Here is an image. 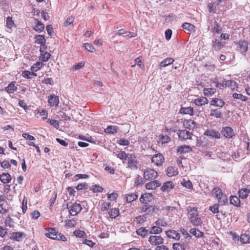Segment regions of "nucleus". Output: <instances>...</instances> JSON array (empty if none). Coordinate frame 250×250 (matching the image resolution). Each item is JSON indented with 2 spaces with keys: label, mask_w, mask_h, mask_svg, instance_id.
I'll return each mask as SVG.
<instances>
[{
  "label": "nucleus",
  "mask_w": 250,
  "mask_h": 250,
  "mask_svg": "<svg viewBox=\"0 0 250 250\" xmlns=\"http://www.w3.org/2000/svg\"><path fill=\"white\" fill-rule=\"evenodd\" d=\"M250 193V190L247 188L241 189L239 191V195L240 198L244 199L247 197L249 194Z\"/></svg>",
  "instance_id": "nucleus-32"
},
{
  "label": "nucleus",
  "mask_w": 250,
  "mask_h": 250,
  "mask_svg": "<svg viewBox=\"0 0 250 250\" xmlns=\"http://www.w3.org/2000/svg\"><path fill=\"white\" fill-rule=\"evenodd\" d=\"M219 2H210L208 4V10L210 13H215L217 7L219 6Z\"/></svg>",
  "instance_id": "nucleus-33"
},
{
  "label": "nucleus",
  "mask_w": 250,
  "mask_h": 250,
  "mask_svg": "<svg viewBox=\"0 0 250 250\" xmlns=\"http://www.w3.org/2000/svg\"><path fill=\"white\" fill-rule=\"evenodd\" d=\"M82 209L81 205L80 204L75 203L71 207L69 212L71 215L74 216L78 214Z\"/></svg>",
  "instance_id": "nucleus-15"
},
{
  "label": "nucleus",
  "mask_w": 250,
  "mask_h": 250,
  "mask_svg": "<svg viewBox=\"0 0 250 250\" xmlns=\"http://www.w3.org/2000/svg\"><path fill=\"white\" fill-rule=\"evenodd\" d=\"M194 103L198 106H202V105L207 104L208 103V100L206 97H202L195 99Z\"/></svg>",
  "instance_id": "nucleus-27"
},
{
  "label": "nucleus",
  "mask_w": 250,
  "mask_h": 250,
  "mask_svg": "<svg viewBox=\"0 0 250 250\" xmlns=\"http://www.w3.org/2000/svg\"><path fill=\"white\" fill-rule=\"evenodd\" d=\"M188 217L190 223L195 226H200L202 224L201 217L198 214L197 208L188 207L187 208Z\"/></svg>",
  "instance_id": "nucleus-1"
},
{
  "label": "nucleus",
  "mask_w": 250,
  "mask_h": 250,
  "mask_svg": "<svg viewBox=\"0 0 250 250\" xmlns=\"http://www.w3.org/2000/svg\"><path fill=\"white\" fill-rule=\"evenodd\" d=\"M182 27L188 33L195 31V26L188 22L183 23Z\"/></svg>",
  "instance_id": "nucleus-21"
},
{
  "label": "nucleus",
  "mask_w": 250,
  "mask_h": 250,
  "mask_svg": "<svg viewBox=\"0 0 250 250\" xmlns=\"http://www.w3.org/2000/svg\"><path fill=\"white\" fill-rule=\"evenodd\" d=\"M48 112L46 109H39L37 111L36 115H39L40 116H42V120H44L47 119L48 117Z\"/></svg>",
  "instance_id": "nucleus-39"
},
{
  "label": "nucleus",
  "mask_w": 250,
  "mask_h": 250,
  "mask_svg": "<svg viewBox=\"0 0 250 250\" xmlns=\"http://www.w3.org/2000/svg\"><path fill=\"white\" fill-rule=\"evenodd\" d=\"M232 97L234 99L236 100H240L243 102H246L248 98L246 96L243 95L241 94H238L237 93H234L232 94Z\"/></svg>",
  "instance_id": "nucleus-45"
},
{
  "label": "nucleus",
  "mask_w": 250,
  "mask_h": 250,
  "mask_svg": "<svg viewBox=\"0 0 250 250\" xmlns=\"http://www.w3.org/2000/svg\"><path fill=\"white\" fill-rule=\"evenodd\" d=\"M192 133L187 130H181L178 132L179 138L180 140H187L191 139Z\"/></svg>",
  "instance_id": "nucleus-9"
},
{
  "label": "nucleus",
  "mask_w": 250,
  "mask_h": 250,
  "mask_svg": "<svg viewBox=\"0 0 250 250\" xmlns=\"http://www.w3.org/2000/svg\"><path fill=\"white\" fill-rule=\"evenodd\" d=\"M137 233L143 237L148 235V230L144 227H141L136 231Z\"/></svg>",
  "instance_id": "nucleus-41"
},
{
  "label": "nucleus",
  "mask_w": 250,
  "mask_h": 250,
  "mask_svg": "<svg viewBox=\"0 0 250 250\" xmlns=\"http://www.w3.org/2000/svg\"><path fill=\"white\" fill-rule=\"evenodd\" d=\"M118 127L116 126H108L106 128L104 129V132L106 133L115 134L117 132Z\"/></svg>",
  "instance_id": "nucleus-42"
},
{
  "label": "nucleus",
  "mask_w": 250,
  "mask_h": 250,
  "mask_svg": "<svg viewBox=\"0 0 250 250\" xmlns=\"http://www.w3.org/2000/svg\"><path fill=\"white\" fill-rule=\"evenodd\" d=\"M138 198V195L135 193H131L129 194H126L125 198L126 201L128 203H131L134 200H136Z\"/></svg>",
  "instance_id": "nucleus-34"
},
{
  "label": "nucleus",
  "mask_w": 250,
  "mask_h": 250,
  "mask_svg": "<svg viewBox=\"0 0 250 250\" xmlns=\"http://www.w3.org/2000/svg\"><path fill=\"white\" fill-rule=\"evenodd\" d=\"M237 47L242 53H246L248 48V43L246 41H240L238 42Z\"/></svg>",
  "instance_id": "nucleus-17"
},
{
  "label": "nucleus",
  "mask_w": 250,
  "mask_h": 250,
  "mask_svg": "<svg viewBox=\"0 0 250 250\" xmlns=\"http://www.w3.org/2000/svg\"><path fill=\"white\" fill-rule=\"evenodd\" d=\"M167 175L168 177H173L178 174V171L175 167H169L167 169Z\"/></svg>",
  "instance_id": "nucleus-19"
},
{
  "label": "nucleus",
  "mask_w": 250,
  "mask_h": 250,
  "mask_svg": "<svg viewBox=\"0 0 250 250\" xmlns=\"http://www.w3.org/2000/svg\"><path fill=\"white\" fill-rule=\"evenodd\" d=\"M193 108L191 107H182L180 109V113L182 114H188L190 116L193 115Z\"/></svg>",
  "instance_id": "nucleus-26"
},
{
  "label": "nucleus",
  "mask_w": 250,
  "mask_h": 250,
  "mask_svg": "<svg viewBox=\"0 0 250 250\" xmlns=\"http://www.w3.org/2000/svg\"><path fill=\"white\" fill-rule=\"evenodd\" d=\"M210 116L216 118H221L223 115L218 109H212L210 110Z\"/></svg>",
  "instance_id": "nucleus-30"
},
{
  "label": "nucleus",
  "mask_w": 250,
  "mask_h": 250,
  "mask_svg": "<svg viewBox=\"0 0 250 250\" xmlns=\"http://www.w3.org/2000/svg\"><path fill=\"white\" fill-rule=\"evenodd\" d=\"M182 185L188 188H192V184L189 180H185L183 179Z\"/></svg>",
  "instance_id": "nucleus-56"
},
{
  "label": "nucleus",
  "mask_w": 250,
  "mask_h": 250,
  "mask_svg": "<svg viewBox=\"0 0 250 250\" xmlns=\"http://www.w3.org/2000/svg\"><path fill=\"white\" fill-rule=\"evenodd\" d=\"M146 215H140L136 217L135 219V221L139 224H142L146 221Z\"/></svg>",
  "instance_id": "nucleus-52"
},
{
  "label": "nucleus",
  "mask_w": 250,
  "mask_h": 250,
  "mask_svg": "<svg viewBox=\"0 0 250 250\" xmlns=\"http://www.w3.org/2000/svg\"><path fill=\"white\" fill-rule=\"evenodd\" d=\"M74 235L78 237L82 238L83 237L85 233L84 231L81 230H75L74 231Z\"/></svg>",
  "instance_id": "nucleus-60"
},
{
  "label": "nucleus",
  "mask_w": 250,
  "mask_h": 250,
  "mask_svg": "<svg viewBox=\"0 0 250 250\" xmlns=\"http://www.w3.org/2000/svg\"><path fill=\"white\" fill-rule=\"evenodd\" d=\"M148 241L151 245L156 246L163 243L164 239L161 236L151 235L149 237Z\"/></svg>",
  "instance_id": "nucleus-8"
},
{
  "label": "nucleus",
  "mask_w": 250,
  "mask_h": 250,
  "mask_svg": "<svg viewBox=\"0 0 250 250\" xmlns=\"http://www.w3.org/2000/svg\"><path fill=\"white\" fill-rule=\"evenodd\" d=\"M117 143L120 145L124 146H128L129 145V141L125 138H122L118 140Z\"/></svg>",
  "instance_id": "nucleus-55"
},
{
  "label": "nucleus",
  "mask_w": 250,
  "mask_h": 250,
  "mask_svg": "<svg viewBox=\"0 0 250 250\" xmlns=\"http://www.w3.org/2000/svg\"><path fill=\"white\" fill-rule=\"evenodd\" d=\"M47 123H49L51 125L56 128L58 129L59 127V125L58 122L56 120H51L48 119L47 121Z\"/></svg>",
  "instance_id": "nucleus-61"
},
{
  "label": "nucleus",
  "mask_w": 250,
  "mask_h": 250,
  "mask_svg": "<svg viewBox=\"0 0 250 250\" xmlns=\"http://www.w3.org/2000/svg\"><path fill=\"white\" fill-rule=\"evenodd\" d=\"M204 134L206 136L214 138H220V134L217 131L214 130H207L205 131Z\"/></svg>",
  "instance_id": "nucleus-20"
},
{
  "label": "nucleus",
  "mask_w": 250,
  "mask_h": 250,
  "mask_svg": "<svg viewBox=\"0 0 250 250\" xmlns=\"http://www.w3.org/2000/svg\"><path fill=\"white\" fill-rule=\"evenodd\" d=\"M17 89V86L14 82H11L5 88L6 91L9 93H12L14 91H16Z\"/></svg>",
  "instance_id": "nucleus-36"
},
{
  "label": "nucleus",
  "mask_w": 250,
  "mask_h": 250,
  "mask_svg": "<svg viewBox=\"0 0 250 250\" xmlns=\"http://www.w3.org/2000/svg\"><path fill=\"white\" fill-rule=\"evenodd\" d=\"M212 195L216 197L219 203L225 204L228 202V198L226 195H224L222 190L219 188H215L212 190Z\"/></svg>",
  "instance_id": "nucleus-3"
},
{
  "label": "nucleus",
  "mask_w": 250,
  "mask_h": 250,
  "mask_svg": "<svg viewBox=\"0 0 250 250\" xmlns=\"http://www.w3.org/2000/svg\"><path fill=\"white\" fill-rule=\"evenodd\" d=\"M22 76L25 78L31 79L34 76H37V74L34 72H31L29 71L25 70L22 72Z\"/></svg>",
  "instance_id": "nucleus-40"
},
{
  "label": "nucleus",
  "mask_w": 250,
  "mask_h": 250,
  "mask_svg": "<svg viewBox=\"0 0 250 250\" xmlns=\"http://www.w3.org/2000/svg\"><path fill=\"white\" fill-rule=\"evenodd\" d=\"M174 188V185L171 181L165 183L161 188L162 191H168Z\"/></svg>",
  "instance_id": "nucleus-25"
},
{
  "label": "nucleus",
  "mask_w": 250,
  "mask_h": 250,
  "mask_svg": "<svg viewBox=\"0 0 250 250\" xmlns=\"http://www.w3.org/2000/svg\"><path fill=\"white\" fill-rule=\"evenodd\" d=\"M211 31L213 33H219L222 31V28L216 21H215L213 23V27L212 28Z\"/></svg>",
  "instance_id": "nucleus-47"
},
{
  "label": "nucleus",
  "mask_w": 250,
  "mask_h": 250,
  "mask_svg": "<svg viewBox=\"0 0 250 250\" xmlns=\"http://www.w3.org/2000/svg\"><path fill=\"white\" fill-rule=\"evenodd\" d=\"M36 25L34 27L33 29L38 32H41L44 29V25L37 19H35Z\"/></svg>",
  "instance_id": "nucleus-28"
},
{
  "label": "nucleus",
  "mask_w": 250,
  "mask_h": 250,
  "mask_svg": "<svg viewBox=\"0 0 250 250\" xmlns=\"http://www.w3.org/2000/svg\"><path fill=\"white\" fill-rule=\"evenodd\" d=\"M129 154H127L124 151H121L117 154V157L121 160H125L128 159Z\"/></svg>",
  "instance_id": "nucleus-50"
},
{
  "label": "nucleus",
  "mask_w": 250,
  "mask_h": 250,
  "mask_svg": "<svg viewBox=\"0 0 250 250\" xmlns=\"http://www.w3.org/2000/svg\"><path fill=\"white\" fill-rule=\"evenodd\" d=\"M25 236V235L23 232H14L11 233L10 239L13 241L20 242Z\"/></svg>",
  "instance_id": "nucleus-11"
},
{
  "label": "nucleus",
  "mask_w": 250,
  "mask_h": 250,
  "mask_svg": "<svg viewBox=\"0 0 250 250\" xmlns=\"http://www.w3.org/2000/svg\"><path fill=\"white\" fill-rule=\"evenodd\" d=\"M161 185V183L158 180H153L146 185V188L147 189H154L157 187H159Z\"/></svg>",
  "instance_id": "nucleus-18"
},
{
  "label": "nucleus",
  "mask_w": 250,
  "mask_h": 250,
  "mask_svg": "<svg viewBox=\"0 0 250 250\" xmlns=\"http://www.w3.org/2000/svg\"><path fill=\"white\" fill-rule=\"evenodd\" d=\"M110 203L103 202L101 204V209L102 211L107 210L110 207Z\"/></svg>",
  "instance_id": "nucleus-62"
},
{
  "label": "nucleus",
  "mask_w": 250,
  "mask_h": 250,
  "mask_svg": "<svg viewBox=\"0 0 250 250\" xmlns=\"http://www.w3.org/2000/svg\"><path fill=\"white\" fill-rule=\"evenodd\" d=\"M74 21V17L73 16L68 17L65 22H64V26L65 27L68 26L72 24Z\"/></svg>",
  "instance_id": "nucleus-54"
},
{
  "label": "nucleus",
  "mask_w": 250,
  "mask_h": 250,
  "mask_svg": "<svg viewBox=\"0 0 250 250\" xmlns=\"http://www.w3.org/2000/svg\"><path fill=\"white\" fill-rule=\"evenodd\" d=\"M0 180L3 184H8L11 180V176L8 173H3L0 175Z\"/></svg>",
  "instance_id": "nucleus-23"
},
{
  "label": "nucleus",
  "mask_w": 250,
  "mask_h": 250,
  "mask_svg": "<svg viewBox=\"0 0 250 250\" xmlns=\"http://www.w3.org/2000/svg\"><path fill=\"white\" fill-rule=\"evenodd\" d=\"M48 103L49 105L51 106H57L59 104V99L58 96L53 94H51L48 96Z\"/></svg>",
  "instance_id": "nucleus-10"
},
{
  "label": "nucleus",
  "mask_w": 250,
  "mask_h": 250,
  "mask_svg": "<svg viewBox=\"0 0 250 250\" xmlns=\"http://www.w3.org/2000/svg\"><path fill=\"white\" fill-rule=\"evenodd\" d=\"M6 26L9 29H12L13 27H16V25L12 20L11 17H8L6 19Z\"/></svg>",
  "instance_id": "nucleus-46"
},
{
  "label": "nucleus",
  "mask_w": 250,
  "mask_h": 250,
  "mask_svg": "<svg viewBox=\"0 0 250 250\" xmlns=\"http://www.w3.org/2000/svg\"><path fill=\"white\" fill-rule=\"evenodd\" d=\"M44 64L40 62H37L31 67V70L33 72H37L41 68L43 67Z\"/></svg>",
  "instance_id": "nucleus-38"
},
{
  "label": "nucleus",
  "mask_w": 250,
  "mask_h": 250,
  "mask_svg": "<svg viewBox=\"0 0 250 250\" xmlns=\"http://www.w3.org/2000/svg\"><path fill=\"white\" fill-rule=\"evenodd\" d=\"M225 102L222 99L218 98H213L211 101L210 104L215 106L220 107H223L225 105Z\"/></svg>",
  "instance_id": "nucleus-24"
},
{
  "label": "nucleus",
  "mask_w": 250,
  "mask_h": 250,
  "mask_svg": "<svg viewBox=\"0 0 250 250\" xmlns=\"http://www.w3.org/2000/svg\"><path fill=\"white\" fill-rule=\"evenodd\" d=\"M48 232L45 234V236L51 239H56L62 241H66V238L61 233H58L54 228H46Z\"/></svg>",
  "instance_id": "nucleus-2"
},
{
  "label": "nucleus",
  "mask_w": 250,
  "mask_h": 250,
  "mask_svg": "<svg viewBox=\"0 0 250 250\" xmlns=\"http://www.w3.org/2000/svg\"><path fill=\"white\" fill-rule=\"evenodd\" d=\"M162 231V229L158 226H157L152 227L149 231V233L150 234H159Z\"/></svg>",
  "instance_id": "nucleus-44"
},
{
  "label": "nucleus",
  "mask_w": 250,
  "mask_h": 250,
  "mask_svg": "<svg viewBox=\"0 0 250 250\" xmlns=\"http://www.w3.org/2000/svg\"><path fill=\"white\" fill-rule=\"evenodd\" d=\"M4 223L6 226H8L10 228H13L14 227L13 220L9 215L6 218Z\"/></svg>",
  "instance_id": "nucleus-51"
},
{
  "label": "nucleus",
  "mask_w": 250,
  "mask_h": 250,
  "mask_svg": "<svg viewBox=\"0 0 250 250\" xmlns=\"http://www.w3.org/2000/svg\"><path fill=\"white\" fill-rule=\"evenodd\" d=\"M192 151V148L189 146H181L177 149V152L179 154L185 153Z\"/></svg>",
  "instance_id": "nucleus-22"
},
{
  "label": "nucleus",
  "mask_w": 250,
  "mask_h": 250,
  "mask_svg": "<svg viewBox=\"0 0 250 250\" xmlns=\"http://www.w3.org/2000/svg\"><path fill=\"white\" fill-rule=\"evenodd\" d=\"M219 204H214L209 207V210L213 213H216L219 212Z\"/></svg>",
  "instance_id": "nucleus-59"
},
{
  "label": "nucleus",
  "mask_w": 250,
  "mask_h": 250,
  "mask_svg": "<svg viewBox=\"0 0 250 250\" xmlns=\"http://www.w3.org/2000/svg\"><path fill=\"white\" fill-rule=\"evenodd\" d=\"M155 224L157 226L161 227H166L167 226V222L163 219H159L156 222Z\"/></svg>",
  "instance_id": "nucleus-58"
},
{
  "label": "nucleus",
  "mask_w": 250,
  "mask_h": 250,
  "mask_svg": "<svg viewBox=\"0 0 250 250\" xmlns=\"http://www.w3.org/2000/svg\"><path fill=\"white\" fill-rule=\"evenodd\" d=\"M184 126L189 130L193 129L196 126V123L192 120H185L183 122Z\"/></svg>",
  "instance_id": "nucleus-14"
},
{
  "label": "nucleus",
  "mask_w": 250,
  "mask_h": 250,
  "mask_svg": "<svg viewBox=\"0 0 250 250\" xmlns=\"http://www.w3.org/2000/svg\"><path fill=\"white\" fill-rule=\"evenodd\" d=\"M42 83L46 84L53 85L54 82L52 78H47L42 80Z\"/></svg>",
  "instance_id": "nucleus-63"
},
{
  "label": "nucleus",
  "mask_w": 250,
  "mask_h": 250,
  "mask_svg": "<svg viewBox=\"0 0 250 250\" xmlns=\"http://www.w3.org/2000/svg\"><path fill=\"white\" fill-rule=\"evenodd\" d=\"M165 161V158L162 154L158 153L152 157L151 162L155 166H161L163 165Z\"/></svg>",
  "instance_id": "nucleus-6"
},
{
  "label": "nucleus",
  "mask_w": 250,
  "mask_h": 250,
  "mask_svg": "<svg viewBox=\"0 0 250 250\" xmlns=\"http://www.w3.org/2000/svg\"><path fill=\"white\" fill-rule=\"evenodd\" d=\"M240 241L243 244H248L250 243V236L249 234L246 233L241 234L240 236Z\"/></svg>",
  "instance_id": "nucleus-48"
},
{
  "label": "nucleus",
  "mask_w": 250,
  "mask_h": 250,
  "mask_svg": "<svg viewBox=\"0 0 250 250\" xmlns=\"http://www.w3.org/2000/svg\"><path fill=\"white\" fill-rule=\"evenodd\" d=\"M36 42L40 44L41 46L45 45L46 40L43 35H38L36 36Z\"/></svg>",
  "instance_id": "nucleus-35"
},
{
  "label": "nucleus",
  "mask_w": 250,
  "mask_h": 250,
  "mask_svg": "<svg viewBox=\"0 0 250 250\" xmlns=\"http://www.w3.org/2000/svg\"><path fill=\"white\" fill-rule=\"evenodd\" d=\"M224 84L226 87L230 88L231 90L233 91L238 88L237 83L232 80H224Z\"/></svg>",
  "instance_id": "nucleus-16"
},
{
  "label": "nucleus",
  "mask_w": 250,
  "mask_h": 250,
  "mask_svg": "<svg viewBox=\"0 0 250 250\" xmlns=\"http://www.w3.org/2000/svg\"><path fill=\"white\" fill-rule=\"evenodd\" d=\"M222 134L226 138H230L234 136L232 128L229 126H226L223 128Z\"/></svg>",
  "instance_id": "nucleus-13"
},
{
  "label": "nucleus",
  "mask_w": 250,
  "mask_h": 250,
  "mask_svg": "<svg viewBox=\"0 0 250 250\" xmlns=\"http://www.w3.org/2000/svg\"><path fill=\"white\" fill-rule=\"evenodd\" d=\"M128 167L131 169H137L138 162L136 157L133 154H129L128 159Z\"/></svg>",
  "instance_id": "nucleus-7"
},
{
  "label": "nucleus",
  "mask_w": 250,
  "mask_h": 250,
  "mask_svg": "<svg viewBox=\"0 0 250 250\" xmlns=\"http://www.w3.org/2000/svg\"><path fill=\"white\" fill-rule=\"evenodd\" d=\"M189 232L193 235L198 238L202 237L204 235V233L198 229L192 228L189 230Z\"/></svg>",
  "instance_id": "nucleus-31"
},
{
  "label": "nucleus",
  "mask_w": 250,
  "mask_h": 250,
  "mask_svg": "<svg viewBox=\"0 0 250 250\" xmlns=\"http://www.w3.org/2000/svg\"><path fill=\"white\" fill-rule=\"evenodd\" d=\"M174 60L171 58H167L164 59L160 63V66L162 67H165L168 65L172 64Z\"/></svg>",
  "instance_id": "nucleus-29"
},
{
  "label": "nucleus",
  "mask_w": 250,
  "mask_h": 250,
  "mask_svg": "<svg viewBox=\"0 0 250 250\" xmlns=\"http://www.w3.org/2000/svg\"><path fill=\"white\" fill-rule=\"evenodd\" d=\"M173 249L174 250H185V248L184 245L180 243H175L173 244Z\"/></svg>",
  "instance_id": "nucleus-53"
},
{
  "label": "nucleus",
  "mask_w": 250,
  "mask_h": 250,
  "mask_svg": "<svg viewBox=\"0 0 250 250\" xmlns=\"http://www.w3.org/2000/svg\"><path fill=\"white\" fill-rule=\"evenodd\" d=\"M40 56L39 60L43 62H46L48 61L50 58V54L47 51V47L46 45L40 46Z\"/></svg>",
  "instance_id": "nucleus-5"
},
{
  "label": "nucleus",
  "mask_w": 250,
  "mask_h": 250,
  "mask_svg": "<svg viewBox=\"0 0 250 250\" xmlns=\"http://www.w3.org/2000/svg\"><path fill=\"white\" fill-rule=\"evenodd\" d=\"M230 203L235 206L238 207L240 205V201L236 196H232L229 199Z\"/></svg>",
  "instance_id": "nucleus-37"
},
{
  "label": "nucleus",
  "mask_w": 250,
  "mask_h": 250,
  "mask_svg": "<svg viewBox=\"0 0 250 250\" xmlns=\"http://www.w3.org/2000/svg\"><path fill=\"white\" fill-rule=\"evenodd\" d=\"M216 89L213 88H205L204 89V94L205 96H209L216 92Z\"/></svg>",
  "instance_id": "nucleus-49"
},
{
  "label": "nucleus",
  "mask_w": 250,
  "mask_h": 250,
  "mask_svg": "<svg viewBox=\"0 0 250 250\" xmlns=\"http://www.w3.org/2000/svg\"><path fill=\"white\" fill-rule=\"evenodd\" d=\"M166 233L167 237L175 240H179L181 237L180 233L174 230H168L166 231Z\"/></svg>",
  "instance_id": "nucleus-12"
},
{
  "label": "nucleus",
  "mask_w": 250,
  "mask_h": 250,
  "mask_svg": "<svg viewBox=\"0 0 250 250\" xmlns=\"http://www.w3.org/2000/svg\"><path fill=\"white\" fill-rule=\"evenodd\" d=\"M76 222L75 220H68L66 221V226L67 227H74L76 226Z\"/></svg>",
  "instance_id": "nucleus-64"
},
{
  "label": "nucleus",
  "mask_w": 250,
  "mask_h": 250,
  "mask_svg": "<svg viewBox=\"0 0 250 250\" xmlns=\"http://www.w3.org/2000/svg\"><path fill=\"white\" fill-rule=\"evenodd\" d=\"M158 176L157 171L151 168L146 169L144 172V178L146 180H152Z\"/></svg>",
  "instance_id": "nucleus-4"
},
{
  "label": "nucleus",
  "mask_w": 250,
  "mask_h": 250,
  "mask_svg": "<svg viewBox=\"0 0 250 250\" xmlns=\"http://www.w3.org/2000/svg\"><path fill=\"white\" fill-rule=\"evenodd\" d=\"M85 49L90 52H93L95 51V48L93 46L89 43H85L84 44Z\"/></svg>",
  "instance_id": "nucleus-57"
},
{
  "label": "nucleus",
  "mask_w": 250,
  "mask_h": 250,
  "mask_svg": "<svg viewBox=\"0 0 250 250\" xmlns=\"http://www.w3.org/2000/svg\"><path fill=\"white\" fill-rule=\"evenodd\" d=\"M108 214L110 218H115L119 215V210L118 208H112L108 211Z\"/></svg>",
  "instance_id": "nucleus-43"
}]
</instances>
